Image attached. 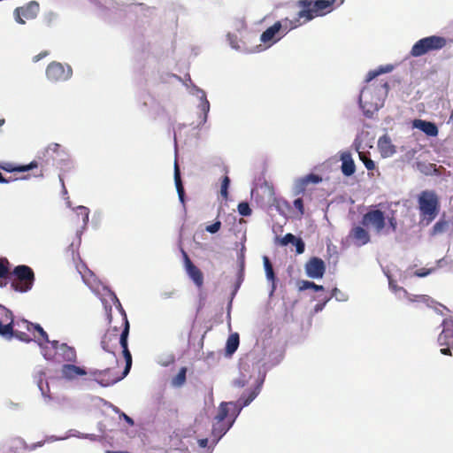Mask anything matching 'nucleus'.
Wrapping results in <instances>:
<instances>
[{"label": "nucleus", "instance_id": "obj_37", "mask_svg": "<svg viewBox=\"0 0 453 453\" xmlns=\"http://www.w3.org/2000/svg\"><path fill=\"white\" fill-rule=\"evenodd\" d=\"M298 288L300 291L311 288L315 291H322L324 290V287L322 285H317L312 281L309 280H301L298 282Z\"/></svg>", "mask_w": 453, "mask_h": 453}, {"label": "nucleus", "instance_id": "obj_2", "mask_svg": "<svg viewBox=\"0 0 453 453\" xmlns=\"http://www.w3.org/2000/svg\"><path fill=\"white\" fill-rule=\"evenodd\" d=\"M260 386H257L248 393L242 395L235 403L223 402L219 404L215 423L212 426V434L219 440L233 426L242 409L248 406L259 394Z\"/></svg>", "mask_w": 453, "mask_h": 453}, {"label": "nucleus", "instance_id": "obj_1", "mask_svg": "<svg viewBox=\"0 0 453 453\" xmlns=\"http://www.w3.org/2000/svg\"><path fill=\"white\" fill-rule=\"evenodd\" d=\"M335 2L336 0H297L295 3L296 12L283 20L276 21L269 28H297L333 12Z\"/></svg>", "mask_w": 453, "mask_h": 453}, {"label": "nucleus", "instance_id": "obj_21", "mask_svg": "<svg viewBox=\"0 0 453 453\" xmlns=\"http://www.w3.org/2000/svg\"><path fill=\"white\" fill-rule=\"evenodd\" d=\"M349 236L357 246L365 245L370 242L368 231L361 226H354L350 230Z\"/></svg>", "mask_w": 453, "mask_h": 453}, {"label": "nucleus", "instance_id": "obj_26", "mask_svg": "<svg viewBox=\"0 0 453 453\" xmlns=\"http://www.w3.org/2000/svg\"><path fill=\"white\" fill-rule=\"evenodd\" d=\"M342 172L345 176L352 175L356 171L355 163L349 152H344L341 156Z\"/></svg>", "mask_w": 453, "mask_h": 453}, {"label": "nucleus", "instance_id": "obj_16", "mask_svg": "<svg viewBox=\"0 0 453 453\" xmlns=\"http://www.w3.org/2000/svg\"><path fill=\"white\" fill-rule=\"evenodd\" d=\"M181 253L184 260V267L188 275L194 281L197 288H202L203 285V273L197 266L193 264L184 250H181Z\"/></svg>", "mask_w": 453, "mask_h": 453}, {"label": "nucleus", "instance_id": "obj_12", "mask_svg": "<svg viewBox=\"0 0 453 453\" xmlns=\"http://www.w3.org/2000/svg\"><path fill=\"white\" fill-rule=\"evenodd\" d=\"M73 70L70 65H64L59 62L53 61L46 68L48 80L53 82L65 81L71 78Z\"/></svg>", "mask_w": 453, "mask_h": 453}, {"label": "nucleus", "instance_id": "obj_34", "mask_svg": "<svg viewBox=\"0 0 453 453\" xmlns=\"http://www.w3.org/2000/svg\"><path fill=\"white\" fill-rule=\"evenodd\" d=\"M11 263L5 257H0V279L9 280L11 275Z\"/></svg>", "mask_w": 453, "mask_h": 453}, {"label": "nucleus", "instance_id": "obj_57", "mask_svg": "<svg viewBox=\"0 0 453 453\" xmlns=\"http://www.w3.org/2000/svg\"><path fill=\"white\" fill-rule=\"evenodd\" d=\"M5 123L4 119H0V127H2Z\"/></svg>", "mask_w": 453, "mask_h": 453}, {"label": "nucleus", "instance_id": "obj_39", "mask_svg": "<svg viewBox=\"0 0 453 453\" xmlns=\"http://www.w3.org/2000/svg\"><path fill=\"white\" fill-rule=\"evenodd\" d=\"M358 155L367 170H374L375 163L365 152H358Z\"/></svg>", "mask_w": 453, "mask_h": 453}, {"label": "nucleus", "instance_id": "obj_48", "mask_svg": "<svg viewBox=\"0 0 453 453\" xmlns=\"http://www.w3.org/2000/svg\"><path fill=\"white\" fill-rule=\"evenodd\" d=\"M329 299H330V297H325V299H324V303H317V304L315 305V307H314L315 311H316V312H319V311H322V310H323V308H324V306H325V304H326V303L327 301H329Z\"/></svg>", "mask_w": 453, "mask_h": 453}, {"label": "nucleus", "instance_id": "obj_20", "mask_svg": "<svg viewBox=\"0 0 453 453\" xmlns=\"http://www.w3.org/2000/svg\"><path fill=\"white\" fill-rule=\"evenodd\" d=\"M39 163L36 160L30 162L28 165H15L11 162H0V169L8 173L19 172L24 173L33 169H36Z\"/></svg>", "mask_w": 453, "mask_h": 453}, {"label": "nucleus", "instance_id": "obj_5", "mask_svg": "<svg viewBox=\"0 0 453 453\" xmlns=\"http://www.w3.org/2000/svg\"><path fill=\"white\" fill-rule=\"evenodd\" d=\"M9 280L12 290L26 293L32 289L35 276L31 267L20 265L12 271Z\"/></svg>", "mask_w": 453, "mask_h": 453}, {"label": "nucleus", "instance_id": "obj_25", "mask_svg": "<svg viewBox=\"0 0 453 453\" xmlns=\"http://www.w3.org/2000/svg\"><path fill=\"white\" fill-rule=\"evenodd\" d=\"M35 341L38 345H42V343H50V339L48 334L44 331V329L39 324H34L31 329V341Z\"/></svg>", "mask_w": 453, "mask_h": 453}, {"label": "nucleus", "instance_id": "obj_31", "mask_svg": "<svg viewBox=\"0 0 453 453\" xmlns=\"http://www.w3.org/2000/svg\"><path fill=\"white\" fill-rule=\"evenodd\" d=\"M60 150H61V146L60 144L58 143H56V142H52L50 144L48 145V147L46 148L44 153H43V157H46L47 156H49L46 159H45V162L46 163H49L50 160L51 159L52 161L55 160V157H54V154L56 155H59L60 154Z\"/></svg>", "mask_w": 453, "mask_h": 453}, {"label": "nucleus", "instance_id": "obj_19", "mask_svg": "<svg viewBox=\"0 0 453 453\" xmlns=\"http://www.w3.org/2000/svg\"><path fill=\"white\" fill-rule=\"evenodd\" d=\"M322 181V178L314 173L307 174L304 177L299 178L295 182V195L299 196L304 194L307 186L310 183L318 184Z\"/></svg>", "mask_w": 453, "mask_h": 453}, {"label": "nucleus", "instance_id": "obj_32", "mask_svg": "<svg viewBox=\"0 0 453 453\" xmlns=\"http://www.w3.org/2000/svg\"><path fill=\"white\" fill-rule=\"evenodd\" d=\"M239 346V334L237 333L229 335L226 344V352L228 355L234 353Z\"/></svg>", "mask_w": 453, "mask_h": 453}, {"label": "nucleus", "instance_id": "obj_44", "mask_svg": "<svg viewBox=\"0 0 453 453\" xmlns=\"http://www.w3.org/2000/svg\"><path fill=\"white\" fill-rule=\"evenodd\" d=\"M294 206L300 212L301 215H303L304 207H303V202L302 198H296L294 201Z\"/></svg>", "mask_w": 453, "mask_h": 453}, {"label": "nucleus", "instance_id": "obj_40", "mask_svg": "<svg viewBox=\"0 0 453 453\" xmlns=\"http://www.w3.org/2000/svg\"><path fill=\"white\" fill-rule=\"evenodd\" d=\"M238 212L242 216H250V215H251L252 211L248 203L242 202L238 204Z\"/></svg>", "mask_w": 453, "mask_h": 453}, {"label": "nucleus", "instance_id": "obj_45", "mask_svg": "<svg viewBox=\"0 0 453 453\" xmlns=\"http://www.w3.org/2000/svg\"><path fill=\"white\" fill-rule=\"evenodd\" d=\"M227 38H228V40L230 42L231 46L234 49H237L238 50V49L241 48V46L239 45V42L236 40V37L234 39V35H232L231 33H228Z\"/></svg>", "mask_w": 453, "mask_h": 453}, {"label": "nucleus", "instance_id": "obj_53", "mask_svg": "<svg viewBox=\"0 0 453 453\" xmlns=\"http://www.w3.org/2000/svg\"><path fill=\"white\" fill-rule=\"evenodd\" d=\"M198 444H199V446H200L201 448H205V447H207V444H208V439H206V438H205V439H200V440L198 441Z\"/></svg>", "mask_w": 453, "mask_h": 453}, {"label": "nucleus", "instance_id": "obj_11", "mask_svg": "<svg viewBox=\"0 0 453 453\" xmlns=\"http://www.w3.org/2000/svg\"><path fill=\"white\" fill-rule=\"evenodd\" d=\"M441 326L442 331L438 336V342L442 347L441 353L451 356V349H453V319H444Z\"/></svg>", "mask_w": 453, "mask_h": 453}, {"label": "nucleus", "instance_id": "obj_42", "mask_svg": "<svg viewBox=\"0 0 453 453\" xmlns=\"http://www.w3.org/2000/svg\"><path fill=\"white\" fill-rule=\"evenodd\" d=\"M229 184H230V179L227 175H226L223 180H222V183H221V190H220V193H221V196L224 197V198H226L227 197V189H228V187H229Z\"/></svg>", "mask_w": 453, "mask_h": 453}, {"label": "nucleus", "instance_id": "obj_41", "mask_svg": "<svg viewBox=\"0 0 453 453\" xmlns=\"http://www.w3.org/2000/svg\"><path fill=\"white\" fill-rule=\"evenodd\" d=\"M411 301L424 303L427 306H432L434 303V301L430 296H426V295L416 296L415 298L411 299Z\"/></svg>", "mask_w": 453, "mask_h": 453}, {"label": "nucleus", "instance_id": "obj_35", "mask_svg": "<svg viewBox=\"0 0 453 453\" xmlns=\"http://www.w3.org/2000/svg\"><path fill=\"white\" fill-rule=\"evenodd\" d=\"M263 261H264V266H265V270L266 278L273 282V289H274L275 288V285H274L275 274L273 272V265H272L270 259L268 258V257H266V256H265L263 257Z\"/></svg>", "mask_w": 453, "mask_h": 453}, {"label": "nucleus", "instance_id": "obj_6", "mask_svg": "<svg viewBox=\"0 0 453 453\" xmlns=\"http://www.w3.org/2000/svg\"><path fill=\"white\" fill-rule=\"evenodd\" d=\"M447 44V39L442 36L431 35L416 42L411 50L412 57H421L429 51L439 50Z\"/></svg>", "mask_w": 453, "mask_h": 453}, {"label": "nucleus", "instance_id": "obj_22", "mask_svg": "<svg viewBox=\"0 0 453 453\" xmlns=\"http://www.w3.org/2000/svg\"><path fill=\"white\" fill-rule=\"evenodd\" d=\"M61 373L64 378L68 380H73L78 376H83L88 374V372L80 366L74 365H64L61 368Z\"/></svg>", "mask_w": 453, "mask_h": 453}, {"label": "nucleus", "instance_id": "obj_7", "mask_svg": "<svg viewBox=\"0 0 453 453\" xmlns=\"http://www.w3.org/2000/svg\"><path fill=\"white\" fill-rule=\"evenodd\" d=\"M117 368L118 365H111V367H107L105 369L90 370L89 374L93 377V380L102 387H109L121 380L130 371V369L127 371L126 366L121 375H119L116 372Z\"/></svg>", "mask_w": 453, "mask_h": 453}, {"label": "nucleus", "instance_id": "obj_36", "mask_svg": "<svg viewBox=\"0 0 453 453\" xmlns=\"http://www.w3.org/2000/svg\"><path fill=\"white\" fill-rule=\"evenodd\" d=\"M187 368L181 367L175 377L172 380V385L176 388H180L186 383L187 380Z\"/></svg>", "mask_w": 453, "mask_h": 453}, {"label": "nucleus", "instance_id": "obj_59", "mask_svg": "<svg viewBox=\"0 0 453 453\" xmlns=\"http://www.w3.org/2000/svg\"><path fill=\"white\" fill-rule=\"evenodd\" d=\"M42 175H43V173H42V170L39 172V173L35 174V176H40V177L42 176Z\"/></svg>", "mask_w": 453, "mask_h": 453}, {"label": "nucleus", "instance_id": "obj_49", "mask_svg": "<svg viewBox=\"0 0 453 453\" xmlns=\"http://www.w3.org/2000/svg\"><path fill=\"white\" fill-rule=\"evenodd\" d=\"M388 223H389L390 227L392 228V231L395 232L396 230V227H397L396 219L394 217L389 218L388 219Z\"/></svg>", "mask_w": 453, "mask_h": 453}, {"label": "nucleus", "instance_id": "obj_29", "mask_svg": "<svg viewBox=\"0 0 453 453\" xmlns=\"http://www.w3.org/2000/svg\"><path fill=\"white\" fill-rule=\"evenodd\" d=\"M378 146L380 152L385 156H390L395 152V148L392 144L390 137L386 134L380 137Z\"/></svg>", "mask_w": 453, "mask_h": 453}, {"label": "nucleus", "instance_id": "obj_54", "mask_svg": "<svg viewBox=\"0 0 453 453\" xmlns=\"http://www.w3.org/2000/svg\"><path fill=\"white\" fill-rule=\"evenodd\" d=\"M11 180L5 179L3 174L0 173V183H8Z\"/></svg>", "mask_w": 453, "mask_h": 453}, {"label": "nucleus", "instance_id": "obj_9", "mask_svg": "<svg viewBox=\"0 0 453 453\" xmlns=\"http://www.w3.org/2000/svg\"><path fill=\"white\" fill-rule=\"evenodd\" d=\"M116 303H118V308L122 315V320H123V326H124L123 330L121 331V334L119 336V344L122 348V353H123L125 361H127V370L128 371L129 369H131V365H132V355L128 349V345H127V339H128V334H129L130 325H129V321L127 317V313H126L125 310L123 309V307L121 306V303L118 298H116Z\"/></svg>", "mask_w": 453, "mask_h": 453}, {"label": "nucleus", "instance_id": "obj_15", "mask_svg": "<svg viewBox=\"0 0 453 453\" xmlns=\"http://www.w3.org/2000/svg\"><path fill=\"white\" fill-rule=\"evenodd\" d=\"M32 326L33 323L26 319L13 321V324H12V338L16 337L25 342H31Z\"/></svg>", "mask_w": 453, "mask_h": 453}, {"label": "nucleus", "instance_id": "obj_4", "mask_svg": "<svg viewBox=\"0 0 453 453\" xmlns=\"http://www.w3.org/2000/svg\"><path fill=\"white\" fill-rule=\"evenodd\" d=\"M418 207L420 223L428 226L438 216L440 211V200L434 190H423L418 196Z\"/></svg>", "mask_w": 453, "mask_h": 453}, {"label": "nucleus", "instance_id": "obj_50", "mask_svg": "<svg viewBox=\"0 0 453 453\" xmlns=\"http://www.w3.org/2000/svg\"><path fill=\"white\" fill-rule=\"evenodd\" d=\"M430 273L429 270L426 271L425 269H420L415 272V275L418 277H425L428 275Z\"/></svg>", "mask_w": 453, "mask_h": 453}, {"label": "nucleus", "instance_id": "obj_58", "mask_svg": "<svg viewBox=\"0 0 453 453\" xmlns=\"http://www.w3.org/2000/svg\"><path fill=\"white\" fill-rule=\"evenodd\" d=\"M6 285H7V282H6V281H5V282H0V287H1V288L5 287Z\"/></svg>", "mask_w": 453, "mask_h": 453}, {"label": "nucleus", "instance_id": "obj_47", "mask_svg": "<svg viewBox=\"0 0 453 453\" xmlns=\"http://www.w3.org/2000/svg\"><path fill=\"white\" fill-rule=\"evenodd\" d=\"M49 54H50V52L48 50H43V51L40 52L39 54L35 55L33 58V61L34 62H38L41 59H42L43 58L47 57Z\"/></svg>", "mask_w": 453, "mask_h": 453}, {"label": "nucleus", "instance_id": "obj_17", "mask_svg": "<svg viewBox=\"0 0 453 453\" xmlns=\"http://www.w3.org/2000/svg\"><path fill=\"white\" fill-rule=\"evenodd\" d=\"M12 312L0 304V335L6 339L12 338Z\"/></svg>", "mask_w": 453, "mask_h": 453}, {"label": "nucleus", "instance_id": "obj_51", "mask_svg": "<svg viewBox=\"0 0 453 453\" xmlns=\"http://www.w3.org/2000/svg\"><path fill=\"white\" fill-rule=\"evenodd\" d=\"M123 417V418L125 419V421L127 423H128L130 426H134V420L133 418H131L129 416H127V414L125 413H122L121 415Z\"/></svg>", "mask_w": 453, "mask_h": 453}, {"label": "nucleus", "instance_id": "obj_28", "mask_svg": "<svg viewBox=\"0 0 453 453\" xmlns=\"http://www.w3.org/2000/svg\"><path fill=\"white\" fill-rule=\"evenodd\" d=\"M414 126L429 136H436L438 134V127L433 122L418 119L415 120Z\"/></svg>", "mask_w": 453, "mask_h": 453}, {"label": "nucleus", "instance_id": "obj_33", "mask_svg": "<svg viewBox=\"0 0 453 453\" xmlns=\"http://www.w3.org/2000/svg\"><path fill=\"white\" fill-rule=\"evenodd\" d=\"M449 226V221H447L444 219H441L434 225V226L432 227V229L430 231V234L432 236L441 234L448 230Z\"/></svg>", "mask_w": 453, "mask_h": 453}, {"label": "nucleus", "instance_id": "obj_56", "mask_svg": "<svg viewBox=\"0 0 453 453\" xmlns=\"http://www.w3.org/2000/svg\"><path fill=\"white\" fill-rule=\"evenodd\" d=\"M111 308L110 307L109 308V313H108V319H109V321H111Z\"/></svg>", "mask_w": 453, "mask_h": 453}, {"label": "nucleus", "instance_id": "obj_23", "mask_svg": "<svg viewBox=\"0 0 453 453\" xmlns=\"http://www.w3.org/2000/svg\"><path fill=\"white\" fill-rule=\"evenodd\" d=\"M39 346L45 359L54 360L56 358L59 346V342L58 341H50V343L48 344L43 342Z\"/></svg>", "mask_w": 453, "mask_h": 453}, {"label": "nucleus", "instance_id": "obj_13", "mask_svg": "<svg viewBox=\"0 0 453 453\" xmlns=\"http://www.w3.org/2000/svg\"><path fill=\"white\" fill-rule=\"evenodd\" d=\"M361 224L363 226L372 227L376 233L380 234L386 226L384 212L380 210H371L364 214Z\"/></svg>", "mask_w": 453, "mask_h": 453}, {"label": "nucleus", "instance_id": "obj_14", "mask_svg": "<svg viewBox=\"0 0 453 453\" xmlns=\"http://www.w3.org/2000/svg\"><path fill=\"white\" fill-rule=\"evenodd\" d=\"M40 11V5L36 1H30L21 7L14 10L15 19L19 24H25L27 20L34 19L37 17Z\"/></svg>", "mask_w": 453, "mask_h": 453}, {"label": "nucleus", "instance_id": "obj_30", "mask_svg": "<svg viewBox=\"0 0 453 453\" xmlns=\"http://www.w3.org/2000/svg\"><path fill=\"white\" fill-rule=\"evenodd\" d=\"M174 182H175L177 193L179 196V199L182 203H184L185 191H184V187H183L181 178H180V168H179L177 162H175V164H174Z\"/></svg>", "mask_w": 453, "mask_h": 453}, {"label": "nucleus", "instance_id": "obj_27", "mask_svg": "<svg viewBox=\"0 0 453 453\" xmlns=\"http://www.w3.org/2000/svg\"><path fill=\"white\" fill-rule=\"evenodd\" d=\"M58 353L62 357L63 361L74 363L77 358L76 350L66 343L59 344Z\"/></svg>", "mask_w": 453, "mask_h": 453}, {"label": "nucleus", "instance_id": "obj_52", "mask_svg": "<svg viewBox=\"0 0 453 453\" xmlns=\"http://www.w3.org/2000/svg\"><path fill=\"white\" fill-rule=\"evenodd\" d=\"M234 385L239 388H243L246 385V381L244 380H236L234 381Z\"/></svg>", "mask_w": 453, "mask_h": 453}, {"label": "nucleus", "instance_id": "obj_10", "mask_svg": "<svg viewBox=\"0 0 453 453\" xmlns=\"http://www.w3.org/2000/svg\"><path fill=\"white\" fill-rule=\"evenodd\" d=\"M116 303H118V308L122 315V320H123V326H124L123 330L121 331V334L119 336V344L122 348V353H123L125 361H127V370L128 371L129 369H131V365H132V355L128 349V345H127V339H128V334H129L130 325H129V321L127 317V313H126L125 310L123 309V307L121 306V303L118 298H116Z\"/></svg>", "mask_w": 453, "mask_h": 453}, {"label": "nucleus", "instance_id": "obj_46", "mask_svg": "<svg viewBox=\"0 0 453 453\" xmlns=\"http://www.w3.org/2000/svg\"><path fill=\"white\" fill-rule=\"evenodd\" d=\"M78 211L83 215V221L86 223L88 220V209L84 206H79Z\"/></svg>", "mask_w": 453, "mask_h": 453}, {"label": "nucleus", "instance_id": "obj_55", "mask_svg": "<svg viewBox=\"0 0 453 453\" xmlns=\"http://www.w3.org/2000/svg\"><path fill=\"white\" fill-rule=\"evenodd\" d=\"M209 108H210L209 102L207 100H205V102L203 104V111H209Z\"/></svg>", "mask_w": 453, "mask_h": 453}, {"label": "nucleus", "instance_id": "obj_24", "mask_svg": "<svg viewBox=\"0 0 453 453\" xmlns=\"http://www.w3.org/2000/svg\"><path fill=\"white\" fill-rule=\"evenodd\" d=\"M280 242L282 246H286L288 243H292L293 245L296 246V251L297 254H302L304 252L305 244L301 238L296 237L294 234L290 233L285 234L281 238Z\"/></svg>", "mask_w": 453, "mask_h": 453}, {"label": "nucleus", "instance_id": "obj_43", "mask_svg": "<svg viewBox=\"0 0 453 453\" xmlns=\"http://www.w3.org/2000/svg\"><path fill=\"white\" fill-rule=\"evenodd\" d=\"M221 227V222L219 220L215 221L213 224L206 226V231L211 234L217 233Z\"/></svg>", "mask_w": 453, "mask_h": 453}, {"label": "nucleus", "instance_id": "obj_38", "mask_svg": "<svg viewBox=\"0 0 453 453\" xmlns=\"http://www.w3.org/2000/svg\"><path fill=\"white\" fill-rule=\"evenodd\" d=\"M280 31V30H265L264 33L260 36L261 42L271 45L273 41V38L275 36V34Z\"/></svg>", "mask_w": 453, "mask_h": 453}, {"label": "nucleus", "instance_id": "obj_3", "mask_svg": "<svg viewBox=\"0 0 453 453\" xmlns=\"http://www.w3.org/2000/svg\"><path fill=\"white\" fill-rule=\"evenodd\" d=\"M392 70L393 66L388 65L368 72L365 78L367 85L363 88L359 95V103L362 108L368 107L367 111L378 109L382 98L388 95L389 86L385 80L375 81L374 82L372 81L379 75L389 73Z\"/></svg>", "mask_w": 453, "mask_h": 453}, {"label": "nucleus", "instance_id": "obj_8", "mask_svg": "<svg viewBox=\"0 0 453 453\" xmlns=\"http://www.w3.org/2000/svg\"><path fill=\"white\" fill-rule=\"evenodd\" d=\"M119 330L117 327L108 329L101 340V346L104 350L110 354V364L117 365L119 364L115 349L119 343Z\"/></svg>", "mask_w": 453, "mask_h": 453}, {"label": "nucleus", "instance_id": "obj_18", "mask_svg": "<svg viewBox=\"0 0 453 453\" xmlns=\"http://www.w3.org/2000/svg\"><path fill=\"white\" fill-rule=\"evenodd\" d=\"M306 274L312 279H320L326 272L325 262L317 257L310 258L305 264Z\"/></svg>", "mask_w": 453, "mask_h": 453}]
</instances>
